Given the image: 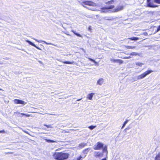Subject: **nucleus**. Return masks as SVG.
I'll return each mask as SVG.
<instances>
[{
  "mask_svg": "<svg viewBox=\"0 0 160 160\" xmlns=\"http://www.w3.org/2000/svg\"><path fill=\"white\" fill-rule=\"evenodd\" d=\"M62 132L63 133H65L66 132H66L65 130H63Z\"/></svg>",
  "mask_w": 160,
  "mask_h": 160,
  "instance_id": "nucleus-39",
  "label": "nucleus"
},
{
  "mask_svg": "<svg viewBox=\"0 0 160 160\" xmlns=\"http://www.w3.org/2000/svg\"><path fill=\"white\" fill-rule=\"evenodd\" d=\"M5 132L4 130H2L0 131V133Z\"/></svg>",
  "mask_w": 160,
  "mask_h": 160,
  "instance_id": "nucleus-41",
  "label": "nucleus"
},
{
  "mask_svg": "<svg viewBox=\"0 0 160 160\" xmlns=\"http://www.w3.org/2000/svg\"><path fill=\"white\" fill-rule=\"evenodd\" d=\"M44 125L46 126L48 128H53V127L50 125H47L46 124H44Z\"/></svg>",
  "mask_w": 160,
  "mask_h": 160,
  "instance_id": "nucleus-29",
  "label": "nucleus"
},
{
  "mask_svg": "<svg viewBox=\"0 0 160 160\" xmlns=\"http://www.w3.org/2000/svg\"><path fill=\"white\" fill-rule=\"evenodd\" d=\"M2 90V89L0 88V90Z\"/></svg>",
  "mask_w": 160,
  "mask_h": 160,
  "instance_id": "nucleus-46",
  "label": "nucleus"
},
{
  "mask_svg": "<svg viewBox=\"0 0 160 160\" xmlns=\"http://www.w3.org/2000/svg\"><path fill=\"white\" fill-rule=\"evenodd\" d=\"M46 141L50 143H53L54 142H55L53 140H50V139H46Z\"/></svg>",
  "mask_w": 160,
  "mask_h": 160,
  "instance_id": "nucleus-26",
  "label": "nucleus"
},
{
  "mask_svg": "<svg viewBox=\"0 0 160 160\" xmlns=\"http://www.w3.org/2000/svg\"><path fill=\"white\" fill-rule=\"evenodd\" d=\"M76 35L79 37H82V36L79 33H77L76 34Z\"/></svg>",
  "mask_w": 160,
  "mask_h": 160,
  "instance_id": "nucleus-37",
  "label": "nucleus"
},
{
  "mask_svg": "<svg viewBox=\"0 0 160 160\" xmlns=\"http://www.w3.org/2000/svg\"><path fill=\"white\" fill-rule=\"evenodd\" d=\"M128 121H129V120H127L126 121H125L124 122V123L123 124V125L121 128V129H122L127 124V123L128 122Z\"/></svg>",
  "mask_w": 160,
  "mask_h": 160,
  "instance_id": "nucleus-23",
  "label": "nucleus"
},
{
  "mask_svg": "<svg viewBox=\"0 0 160 160\" xmlns=\"http://www.w3.org/2000/svg\"><path fill=\"white\" fill-rule=\"evenodd\" d=\"M135 64L137 65H138L140 67H142V65H144V63L140 62H136Z\"/></svg>",
  "mask_w": 160,
  "mask_h": 160,
  "instance_id": "nucleus-22",
  "label": "nucleus"
},
{
  "mask_svg": "<svg viewBox=\"0 0 160 160\" xmlns=\"http://www.w3.org/2000/svg\"><path fill=\"white\" fill-rule=\"evenodd\" d=\"M3 64V62H0V64Z\"/></svg>",
  "mask_w": 160,
  "mask_h": 160,
  "instance_id": "nucleus-42",
  "label": "nucleus"
},
{
  "mask_svg": "<svg viewBox=\"0 0 160 160\" xmlns=\"http://www.w3.org/2000/svg\"><path fill=\"white\" fill-rule=\"evenodd\" d=\"M110 61L114 62H116L117 61V59H114L111 58L110 59Z\"/></svg>",
  "mask_w": 160,
  "mask_h": 160,
  "instance_id": "nucleus-31",
  "label": "nucleus"
},
{
  "mask_svg": "<svg viewBox=\"0 0 160 160\" xmlns=\"http://www.w3.org/2000/svg\"><path fill=\"white\" fill-rule=\"evenodd\" d=\"M88 59L91 61H92V62H94L95 63H97V62L95 61V60L92 59V58H88Z\"/></svg>",
  "mask_w": 160,
  "mask_h": 160,
  "instance_id": "nucleus-30",
  "label": "nucleus"
},
{
  "mask_svg": "<svg viewBox=\"0 0 160 160\" xmlns=\"http://www.w3.org/2000/svg\"><path fill=\"white\" fill-rule=\"evenodd\" d=\"M148 6L150 7H155L157 6V5H154L149 2V0H147Z\"/></svg>",
  "mask_w": 160,
  "mask_h": 160,
  "instance_id": "nucleus-12",
  "label": "nucleus"
},
{
  "mask_svg": "<svg viewBox=\"0 0 160 160\" xmlns=\"http://www.w3.org/2000/svg\"><path fill=\"white\" fill-rule=\"evenodd\" d=\"M104 82V80L102 78H100L97 81V84L100 85H102Z\"/></svg>",
  "mask_w": 160,
  "mask_h": 160,
  "instance_id": "nucleus-8",
  "label": "nucleus"
},
{
  "mask_svg": "<svg viewBox=\"0 0 160 160\" xmlns=\"http://www.w3.org/2000/svg\"><path fill=\"white\" fill-rule=\"evenodd\" d=\"M116 62L119 63L120 64H121L123 62V61L122 60L118 59H117V61Z\"/></svg>",
  "mask_w": 160,
  "mask_h": 160,
  "instance_id": "nucleus-25",
  "label": "nucleus"
},
{
  "mask_svg": "<svg viewBox=\"0 0 160 160\" xmlns=\"http://www.w3.org/2000/svg\"><path fill=\"white\" fill-rule=\"evenodd\" d=\"M125 47L128 49H134L136 48L135 46H126Z\"/></svg>",
  "mask_w": 160,
  "mask_h": 160,
  "instance_id": "nucleus-20",
  "label": "nucleus"
},
{
  "mask_svg": "<svg viewBox=\"0 0 160 160\" xmlns=\"http://www.w3.org/2000/svg\"><path fill=\"white\" fill-rule=\"evenodd\" d=\"M76 35L79 37H82V36L79 33H77L76 34Z\"/></svg>",
  "mask_w": 160,
  "mask_h": 160,
  "instance_id": "nucleus-36",
  "label": "nucleus"
},
{
  "mask_svg": "<svg viewBox=\"0 0 160 160\" xmlns=\"http://www.w3.org/2000/svg\"><path fill=\"white\" fill-rule=\"evenodd\" d=\"M131 40L136 41L138 39V38L137 37H133L129 38Z\"/></svg>",
  "mask_w": 160,
  "mask_h": 160,
  "instance_id": "nucleus-24",
  "label": "nucleus"
},
{
  "mask_svg": "<svg viewBox=\"0 0 160 160\" xmlns=\"http://www.w3.org/2000/svg\"><path fill=\"white\" fill-rule=\"evenodd\" d=\"M94 95V93H92L88 94L87 96V98L89 100H92Z\"/></svg>",
  "mask_w": 160,
  "mask_h": 160,
  "instance_id": "nucleus-13",
  "label": "nucleus"
},
{
  "mask_svg": "<svg viewBox=\"0 0 160 160\" xmlns=\"http://www.w3.org/2000/svg\"><path fill=\"white\" fill-rule=\"evenodd\" d=\"M61 24L62 25V27L63 28H64V27H63V24H62V22H61Z\"/></svg>",
  "mask_w": 160,
  "mask_h": 160,
  "instance_id": "nucleus-44",
  "label": "nucleus"
},
{
  "mask_svg": "<svg viewBox=\"0 0 160 160\" xmlns=\"http://www.w3.org/2000/svg\"><path fill=\"white\" fill-rule=\"evenodd\" d=\"M129 54L132 56H140V54L139 53H137L136 52H132L130 53Z\"/></svg>",
  "mask_w": 160,
  "mask_h": 160,
  "instance_id": "nucleus-19",
  "label": "nucleus"
},
{
  "mask_svg": "<svg viewBox=\"0 0 160 160\" xmlns=\"http://www.w3.org/2000/svg\"><path fill=\"white\" fill-rule=\"evenodd\" d=\"M154 2L157 3H160V0H154Z\"/></svg>",
  "mask_w": 160,
  "mask_h": 160,
  "instance_id": "nucleus-32",
  "label": "nucleus"
},
{
  "mask_svg": "<svg viewBox=\"0 0 160 160\" xmlns=\"http://www.w3.org/2000/svg\"><path fill=\"white\" fill-rule=\"evenodd\" d=\"M155 160H160V153L157 155L155 158Z\"/></svg>",
  "mask_w": 160,
  "mask_h": 160,
  "instance_id": "nucleus-21",
  "label": "nucleus"
},
{
  "mask_svg": "<svg viewBox=\"0 0 160 160\" xmlns=\"http://www.w3.org/2000/svg\"><path fill=\"white\" fill-rule=\"evenodd\" d=\"M124 7V6L121 4L119 5L115 8L113 12H118L122 10L123 9Z\"/></svg>",
  "mask_w": 160,
  "mask_h": 160,
  "instance_id": "nucleus-6",
  "label": "nucleus"
},
{
  "mask_svg": "<svg viewBox=\"0 0 160 160\" xmlns=\"http://www.w3.org/2000/svg\"><path fill=\"white\" fill-rule=\"evenodd\" d=\"M72 32L75 35H76V34L77 33L76 32L74 31L73 30H72Z\"/></svg>",
  "mask_w": 160,
  "mask_h": 160,
  "instance_id": "nucleus-38",
  "label": "nucleus"
},
{
  "mask_svg": "<svg viewBox=\"0 0 160 160\" xmlns=\"http://www.w3.org/2000/svg\"><path fill=\"white\" fill-rule=\"evenodd\" d=\"M131 58V57L130 56L129 57H123L122 58L124 59H128V58Z\"/></svg>",
  "mask_w": 160,
  "mask_h": 160,
  "instance_id": "nucleus-33",
  "label": "nucleus"
},
{
  "mask_svg": "<svg viewBox=\"0 0 160 160\" xmlns=\"http://www.w3.org/2000/svg\"><path fill=\"white\" fill-rule=\"evenodd\" d=\"M82 99V98L81 99H78L77 100V101H80V100H81Z\"/></svg>",
  "mask_w": 160,
  "mask_h": 160,
  "instance_id": "nucleus-43",
  "label": "nucleus"
},
{
  "mask_svg": "<svg viewBox=\"0 0 160 160\" xmlns=\"http://www.w3.org/2000/svg\"><path fill=\"white\" fill-rule=\"evenodd\" d=\"M14 102L15 104H20L24 105L26 104V102L19 99H15L14 100Z\"/></svg>",
  "mask_w": 160,
  "mask_h": 160,
  "instance_id": "nucleus-7",
  "label": "nucleus"
},
{
  "mask_svg": "<svg viewBox=\"0 0 160 160\" xmlns=\"http://www.w3.org/2000/svg\"><path fill=\"white\" fill-rule=\"evenodd\" d=\"M59 61L62 62L66 64H74V62H69V61L63 62L62 61H60V60H59Z\"/></svg>",
  "mask_w": 160,
  "mask_h": 160,
  "instance_id": "nucleus-14",
  "label": "nucleus"
},
{
  "mask_svg": "<svg viewBox=\"0 0 160 160\" xmlns=\"http://www.w3.org/2000/svg\"><path fill=\"white\" fill-rule=\"evenodd\" d=\"M114 7V5H107L106 6L102 8V12H105V11H103L104 10L111 9L113 8Z\"/></svg>",
  "mask_w": 160,
  "mask_h": 160,
  "instance_id": "nucleus-5",
  "label": "nucleus"
},
{
  "mask_svg": "<svg viewBox=\"0 0 160 160\" xmlns=\"http://www.w3.org/2000/svg\"><path fill=\"white\" fill-rule=\"evenodd\" d=\"M160 31V25L158 27L157 30L155 31V32H157L159 31Z\"/></svg>",
  "mask_w": 160,
  "mask_h": 160,
  "instance_id": "nucleus-34",
  "label": "nucleus"
},
{
  "mask_svg": "<svg viewBox=\"0 0 160 160\" xmlns=\"http://www.w3.org/2000/svg\"><path fill=\"white\" fill-rule=\"evenodd\" d=\"M53 156V158L55 159L64 160L68 158L69 154L68 153H64L62 152H55Z\"/></svg>",
  "mask_w": 160,
  "mask_h": 160,
  "instance_id": "nucleus-1",
  "label": "nucleus"
},
{
  "mask_svg": "<svg viewBox=\"0 0 160 160\" xmlns=\"http://www.w3.org/2000/svg\"><path fill=\"white\" fill-rule=\"evenodd\" d=\"M26 41L27 42H28L30 45L35 47L36 48H37L39 50H41L39 47L36 46V45L34 44L33 43L31 42L28 40H26Z\"/></svg>",
  "mask_w": 160,
  "mask_h": 160,
  "instance_id": "nucleus-11",
  "label": "nucleus"
},
{
  "mask_svg": "<svg viewBox=\"0 0 160 160\" xmlns=\"http://www.w3.org/2000/svg\"><path fill=\"white\" fill-rule=\"evenodd\" d=\"M91 148H90L85 149L83 150V152L85 154H87L91 150Z\"/></svg>",
  "mask_w": 160,
  "mask_h": 160,
  "instance_id": "nucleus-15",
  "label": "nucleus"
},
{
  "mask_svg": "<svg viewBox=\"0 0 160 160\" xmlns=\"http://www.w3.org/2000/svg\"><path fill=\"white\" fill-rule=\"evenodd\" d=\"M96 127V126H93L91 125L88 127V128L90 129V130H92L95 128Z\"/></svg>",
  "mask_w": 160,
  "mask_h": 160,
  "instance_id": "nucleus-27",
  "label": "nucleus"
},
{
  "mask_svg": "<svg viewBox=\"0 0 160 160\" xmlns=\"http://www.w3.org/2000/svg\"><path fill=\"white\" fill-rule=\"evenodd\" d=\"M114 3L113 0H111L108 2H106V4L107 5H113Z\"/></svg>",
  "mask_w": 160,
  "mask_h": 160,
  "instance_id": "nucleus-17",
  "label": "nucleus"
},
{
  "mask_svg": "<svg viewBox=\"0 0 160 160\" xmlns=\"http://www.w3.org/2000/svg\"><path fill=\"white\" fill-rule=\"evenodd\" d=\"M153 72V71L151 70H149L146 71L143 73L142 74H141L138 75L137 76V79H140L143 78L145 77L147 75H149L152 72Z\"/></svg>",
  "mask_w": 160,
  "mask_h": 160,
  "instance_id": "nucleus-3",
  "label": "nucleus"
},
{
  "mask_svg": "<svg viewBox=\"0 0 160 160\" xmlns=\"http://www.w3.org/2000/svg\"><path fill=\"white\" fill-rule=\"evenodd\" d=\"M101 160H106V159L105 158H103V159H102Z\"/></svg>",
  "mask_w": 160,
  "mask_h": 160,
  "instance_id": "nucleus-45",
  "label": "nucleus"
},
{
  "mask_svg": "<svg viewBox=\"0 0 160 160\" xmlns=\"http://www.w3.org/2000/svg\"><path fill=\"white\" fill-rule=\"evenodd\" d=\"M94 156L96 157H102L103 154L102 153H100L97 151H95L94 153Z\"/></svg>",
  "mask_w": 160,
  "mask_h": 160,
  "instance_id": "nucleus-10",
  "label": "nucleus"
},
{
  "mask_svg": "<svg viewBox=\"0 0 160 160\" xmlns=\"http://www.w3.org/2000/svg\"><path fill=\"white\" fill-rule=\"evenodd\" d=\"M82 158V157L81 156H80V157L78 158L77 159V160H81V159Z\"/></svg>",
  "mask_w": 160,
  "mask_h": 160,
  "instance_id": "nucleus-35",
  "label": "nucleus"
},
{
  "mask_svg": "<svg viewBox=\"0 0 160 160\" xmlns=\"http://www.w3.org/2000/svg\"><path fill=\"white\" fill-rule=\"evenodd\" d=\"M143 34L144 35H148V33L147 32H144L143 33Z\"/></svg>",
  "mask_w": 160,
  "mask_h": 160,
  "instance_id": "nucleus-40",
  "label": "nucleus"
},
{
  "mask_svg": "<svg viewBox=\"0 0 160 160\" xmlns=\"http://www.w3.org/2000/svg\"><path fill=\"white\" fill-rule=\"evenodd\" d=\"M87 145V143H82L79 144V147L80 148H82Z\"/></svg>",
  "mask_w": 160,
  "mask_h": 160,
  "instance_id": "nucleus-16",
  "label": "nucleus"
},
{
  "mask_svg": "<svg viewBox=\"0 0 160 160\" xmlns=\"http://www.w3.org/2000/svg\"><path fill=\"white\" fill-rule=\"evenodd\" d=\"M33 39L34 40H36V41H37V42H40V43H42V42H44L46 44H47V45H53V46H57L56 45H55V44H53L52 43H48L46 42L45 41H42V40H40V41H39L37 39H35L34 38H33Z\"/></svg>",
  "mask_w": 160,
  "mask_h": 160,
  "instance_id": "nucleus-9",
  "label": "nucleus"
},
{
  "mask_svg": "<svg viewBox=\"0 0 160 160\" xmlns=\"http://www.w3.org/2000/svg\"><path fill=\"white\" fill-rule=\"evenodd\" d=\"M102 149L103 152H104L107 155L108 154V151L107 150V146H105L103 147Z\"/></svg>",
  "mask_w": 160,
  "mask_h": 160,
  "instance_id": "nucleus-18",
  "label": "nucleus"
},
{
  "mask_svg": "<svg viewBox=\"0 0 160 160\" xmlns=\"http://www.w3.org/2000/svg\"><path fill=\"white\" fill-rule=\"evenodd\" d=\"M82 5L84 7L90 10H92V9L90 8V7L96 6L95 3L90 1H86L83 2Z\"/></svg>",
  "mask_w": 160,
  "mask_h": 160,
  "instance_id": "nucleus-2",
  "label": "nucleus"
},
{
  "mask_svg": "<svg viewBox=\"0 0 160 160\" xmlns=\"http://www.w3.org/2000/svg\"><path fill=\"white\" fill-rule=\"evenodd\" d=\"M20 114H21V115H22V116L23 115H25V116H26V117H29L30 116V115L26 114H24L23 113H20Z\"/></svg>",
  "mask_w": 160,
  "mask_h": 160,
  "instance_id": "nucleus-28",
  "label": "nucleus"
},
{
  "mask_svg": "<svg viewBox=\"0 0 160 160\" xmlns=\"http://www.w3.org/2000/svg\"><path fill=\"white\" fill-rule=\"evenodd\" d=\"M103 147V143L100 142H98L97 144L93 146V149L94 150H100Z\"/></svg>",
  "mask_w": 160,
  "mask_h": 160,
  "instance_id": "nucleus-4",
  "label": "nucleus"
}]
</instances>
